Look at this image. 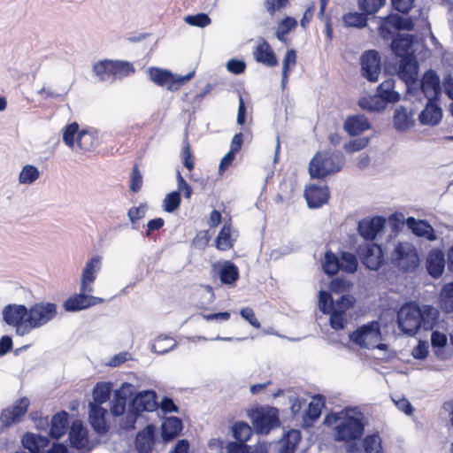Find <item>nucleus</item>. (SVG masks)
<instances>
[{
  "label": "nucleus",
  "mask_w": 453,
  "mask_h": 453,
  "mask_svg": "<svg viewBox=\"0 0 453 453\" xmlns=\"http://www.w3.org/2000/svg\"><path fill=\"white\" fill-rule=\"evenodd\" d=\"M150 79L157 86L166 87L171 91L178 90L186 82L190 81L195 72L192 71L186 75L173 74L170 71L157 67L148 69Z\"/></svg>",
  "instance_id": "obj_8"
},
{
  "label": "nucleus",
  "mask_w": 453,
  "mask_h": 453,
  "mask_svg": "<svg viewBox=\"0 0 453 453\" xmlns=\"http://www.w3.org/2000/svg\"><path fill=\"white\" fill-rule=\"evenodd\" d=\"M418 63L414 55L401 58L398 76L410 87L417 81L418 77Z\"/></svg>",
  "instance_id": "obj_19"
},
{
  "label": "nucleus",
  "mask_w": 453,
  "mask_h": 453,
  "mask_svg": "<svg viewBox=\"0 0 453 453\" xmlns=\"http://www.w3.org/2000/svg\"><path fill=\"white\" fill-rule=\"evenodd\" d=\"M29 404L28 398L21 397L12 407L4 410L0 415V434L13 424L19 422L27 411Z\"/></svg>",
  "instance_id": "obj_12"
},
{
  "label": "nucleus",
  "mask_w": 453,
  "mask_h": 453,
  "mask_svg": "<svg viewBox=\"0 0 453 453\" xmlns=\"http://www.w3.org/2000/svg\"><path fill=\"white\" fill-rule=\"evenodd\" d=\"M68 92V89H64L62 92H57L51 88L42 87L39 91L38 95H40L43 99H60L64 97Z\"/></svg>",
  "instance_id": "obj_63"
},
{
  "label": "nucleus",
  "mask_w": 453,
  "mask_h": 453,
  "mask_svg": "<svg viewBox=\"0 0 453 453\" xmlns=\"http://www.w3.org/2000/svg\"><path fill=\"white\" fill-rule=\"evenodd\" d=\"M393 260L403 271H413L418 265L417 250L407 242L397 243L393 252Z\"/></svg>",
  "instance_id": "obj_10"
},
{
  "label": "nucleus",
  "mask_w": 453,
  "mask_h": 453,
  "mask_svg": "<svg viewBox=\"0 0 453 453\" xmlns=\"http://www.w3.org/2000/svg\"><path fill=\"white\" fill-rule=\"evenodd\" d=\"M68 423L67 412L62 411L54 415L51 419L50 436L55 439L60 438L65 434Z\"/></svg>",
  "instance_id": "obj_36"
},
{
  "label": "nucleus",
  "mask_w": 453,
  "mask_h": 453,
  "mask_svg": "<svg viewBox=\"0 0 453 453\" xmlns=\"http://www.w3.org/2000/svg\"><path fill=\"white\" fill-rule=\"evenodd\" d=\"M324 423L332 428L334 441L346 443L360 440L366 424L364 413L357 407L332 412Z\"/></svg>",
  "instance_id": "obj_2"
},
{
  "label": "nucleus",
  "mask_w": 453,
  "mask_h": 453,
  "mask_svg": "<svg viewBox=\"0 0 453 453\" xmlns=\"http://www.w3.org/2000/svg\"><path fill=\"white\" fill-rule=\"evenodd\" d=\"M359 107L368 111H381L386 109L385 104L378 96L377 93L372 96H365L358 100Z\"/></svg>",
  "instance_id": "obj_45"
},
{
  "label": "nucleus",
  "mask_w": 453,
  "mask_h": 453,
  "mask_svg": "<svg viewBox=\"0 0 453 453\" xmlns=\"http://www.w3.org/2000/svg\"><path fill=\"white\" fill-rule=\"evenodd\" d=\"M252 424L257 434H267L280 425L278 411L273 407H261L250 414Z\"/></svg>",
  "instance_id": "obj_9"
},
{
  "label": "nucleus",
  "mask_w": 453,
  "mask_h": 453,
  "mask_svg": "<svg viewBox=\"0 0 453 453\" xmlns=\"http://www.w3.org/2000/svg\"><path fill=\"white\" fill-rule=\"evenodd\" d=\"M370 142V139L367 137H359L349 141L345 143L343 148L348 153H354L366 148Z\"/></svg>",
  "instance_id": "obj_60"
},
{
  "label": "nucleus",
  "mask_w": 453,
  "mask_h": 453,
  "mask_svg": "<svg viewBox=\"0 0 453 453\" xmlns=\"http://www.w3.org/2000/svg\"><path fill=\"white\" fill-rule=\"evenodd\" d=\"M92 71L102 81H112V60H100L93 65Z\"/></svg>",
  "instance_id": "obj_41"
},
{
  "label": "nucleus",
  "mask_w": 453,
  "mask_h": 453,
  "mask_svg": "<svg viewBox=\"0 0 453 453\" xmlns=\"http://www.w3.org/2000/svg\"><path fill=\"white\" fill-rule=\"evenodd\" d=\"M154 443V427L146 426L138 433L135 440L136 449L141 453H149Z\"/></svg>",
  "instance_id": "obj_34"
},
{
  "label": "nucleus",
  "mask_w": 453,
  "mask_h": 453,
  "mask_svg": "<svg viewBox=\"0 0 453 453\" xmlns=\"http://www.w3.org/2000/svg\"><path fill=\"white\" fill-rule=\"evenodd\" d=\"M180 194L179 191H173L167 194L163 200V209L166 212L172 213L176 211L180 204Z\"/></svg>",
  "instance_id": "obj_56"
},
{
  "label": "nucleus",
  "mask_w": 453,
  "mask_h": 453,
  "mask_svg": "<svg viewBox=\"0 0 453 453\" xmlns=\"http://www.w3.org/2000/svg\"><path fill=\"white\" fill-rule=\"evenodd\" d=\"M107 411L96 403H89L88 418L89 422L96 432L104 434L107 432V423L105 417Z\"/></svg>",
  "instance_id": "obj_25"
},
{
  "label": "nucleus",
  "mask_w": 453,
  "mask_h": 453,
  "mask_svg": "<svg viewBox=\"0 0 453 453\" xmlns=\"http://www.w3.org/2000/svg\"><path fill=\"white\" fill-rule=\"evenodd\" d=\"M322 268L328 275H334L340 270V260L332 251L326 252Z\"/></svg>",
  "instance_id": "obj_50"
},
{
  "label": "nucleus",
  "mask_w": 453,
  "mask_h": 453,
  "mask_svg": "<svg viewBox=\"0 0 453 453\" xmlns=\"http://www.w3.org/2000/svg\"><path fill=\"white\" fill-rule=\"evenodd\" d=\"M102 266L103 257L101 256L96 255L87 260L81 274L80 286H82V290H94V283Z\"/></svg>",
  "instance_id": "obj_14"
},
{
  "label": "nucleus",
  "mask_w": 453,
  "mask_h": 453,
  "mask_svg": "<svg viewBox=\"0 0 453 453\" xmlns=\"http://www.w3.org/2000/svg\"><path fill=\"white\" fill-rule=\"evenodd\" d=\"M79 125L76 122L67 125L63 130V142L70 149L77 145L78 135H80Z\"/></svg>",
  "instance_id": "obj_48"
},
{
  "label": "nucleus",
  "mask_w": 453,
  "mask_h": 453,
  "mask_svg": "<svg viewBox=\"0 0 453 453\" xmlns=\"http://www.w3.org/2000/svg\"><path fill=\"white\" fill-rule=\"evenodd\" d=\"M297 25L296 19L292 17H286L278 25L276 30V37L282 42H286V35L293 30Z\"/></svg>",
  "instance_id": "obj_51"
},
{
  "label": "nucleus",
  "mask_w": 453,
  "mask_h": 453,
  "mask_svg": "<svg viewBox=\"0 0 453 453\" xmlns=\"http://www.w3.org/2000/svg\"><path fill=\"white\" fill-rule=\"evenodd\" d=\"M241 316L246 319L253 327L255 328H260L261 325L257 319L256 318L254 311L250 308L246 307L241 310L240 311Z\"/></svg>",
  "instance_id": "obj_64"
},
{
  "label": "nucleus",
  "mask_w": 453,
  "mask_h": 453,
  "mask_svg": "<svg viewBox=\"0 0 453 453\" xmlns=\"http://www.w3.org/2000/svg\"><path fill=\"white\" fill-rule=\"evenodd\" d=\"M134 72L130 62L122 60H112V81L129 76Z\"/></svg>",
  "instance_id": "obj_47"
},
{
  "label": "nucleus",
  "mask_w": 453,
  "mask_h": 453,
  "mask_svg": "<svg viewBox=\"0 0 453 453\" xmlns=\"http://www.w3.org/2000/svg\"><path fill=\"white\" fill-rule=\"evenodd\" d=\"M182 429L181 420L176 417H170L162 424V437L164 440H172L176 437Z\"/></svg>",
  "instance_id": "obj_38"
},
{
  "label": "nucleus",
  "mask_w": 453,
  "mask_h": 453,
  "mask_svg": "<svg viewBox=\"0 0 453 453\" xmlns=\"http://www.w3.org/2000/svg\"><path fill=\"white\" fill-rule=\"evenodd\" d=\"M441 118V109L434 102V100H427L425 109L418 116L421 124L429 126H435L439 124Z\"/></svg>",
  "instance_id": "obj_31"
},
{
  "label": "nucleus",
  "mask_w": 453,
  "mask_h": 453,
  "mask_svg": "<svg viewBox=\"0 0 453 453\" xmlns=\"http://www.w3.org/2000/svg\"><path fill=\"white\" fill-rule=\"evenodd\" d=\"M357 268V261L353 254L343 252L340 261V269L346 273H354Z\"/></svg>",
  "instance_id": "obj_59"
},
{
  "label": "nucleus",
  "mask_w": 453,
  "mask_h": 453,
  "mask_svg": "<svg viewBox=\"0 0 453 453\" xmlns=\"http://www.w3.org/2000/svg\"><path fill=\"white\" fill-rule=\"evenodd\" d=\"M304 196L310 208H319L329 199L328 187L325 184L319 186L311 184L306 188Z\"/></svg>",
  "instance_id": "obj_18"
},
{
  "label": "nucleus",
  "mask_w": 453,
  "mask_h": 453,
  "mask_svg": "<svg viewBox=\"0 0 453 453\" xmlns=\"http://www.w3.org/2000/svg\"><path fill=\"white\" fill-rule=\"evenodd\" d=\"M363 76L371 82L378 81L380 73V57L376 50H367L361 57Z\"/></svg>",
  "instance_id": "obj_15"
},
{
  "label": "nucleus",
  "mask_w": 453,
  "mask_h": 453,
  "mask_svg": "<svg viewBox=\"0 0 453 453\" xmlns=\"http://www.w3.org/2000/svg\"><path fill=\"white\" fill-rule=\"evenodd\" d=\"M238 237L237 231L232 229L231 220L224 223L216 238V247L220 250H230Z\"/></svg>",
  "instance_id": "obj_29"
},
{
  "label": "nucleus",
  "mask_w": 453,
  "mask_h": 453,
  "mask_svg": "<svg viewBox=\"0 0 453 453\" xmlns=\"http://www.w3.org/2000/svg\"><path fill=\"white\" fill-rule=\"evenodd\" d=\"M414 36L409 34L399 35L391 43L393 52L399 58L414 55Z\"/></svg>",
  "instance_id": "obj_26"
},
{
  "label": "nucleus",
  "mask_w": 453,
  "mask_h": 453,
  "mask_svg": "<svg viewBox=\"0 0 453 453\" xmlns=\"http://www.w3.org/2000/svg\"><path fill=\"white\" fill-rule=\"evenodd\" d=\"M395 81L388 79L381 82L377 88V95L387 108L388 104L397 103L401 99L400 94L395 89Z\"/></svg>",
  "instance_id": "obj_28"
},
{
  "label": "nucleus",
  "mask_w": 453,
  "mask_h": 453,
  "mask_svg": "<svg viewBox=\"0 0 453 453\" xmlns=\"http://www.w3.org/2000/svg\"><path fill=\"white\" fill-rule=\"evenodd\" d=\"M349 339L361 348L387 349V345L381 343V333L378 321H372L357 328L349 334Z\"/></svg>",
  "instance_id": "obj_7"
},
{
  "label": "nucleus",
  "mask_w": 453,
  "mask_h": 453,
  "mask_svg": "<svg viewBox=\"0 0 453 453\" xmlns=\"http://www.w3.org/2000/svg\"><path fill=\"white\" fill-rule=\"evenodd\" d=\"M69 440L71 445L78 449L88 451L91 449L89 447L88 431L80 420L73 422L69 432Z\"/></svg>",
  "instance_id": "obj_21"
},
{
  "label": "nucleus",
  "mask_w": 453,
  "mask_h": 453,
  "mask_svg": "<svg viewBox=\"0 0 453 453\" xmlns=\"http://www.w3.org/2000/svg\"><path fill=\"white\" fill-rule=\"evenodd\" d=\"M157 406L155 391L144 390L138 393L130 403L128 410L119 424L120 427L125 430L134 429L137 419L142 412L153 411Z\"/></svg>",
  "instance_id": "obj_5"
},
{
  "label": "nucleus",
  "mask_w": 453,
  "mask_h": 453,
  "mask_svg": "<svg viewBox=\"0 0 453 453\" xmlns=\"http://www.w3.org/2000/svg\"><path fill=\"white\" fill-rule=\"evenodd\" d=\"M346 27H364L366 26L367 19L363 13L349 12L342 17Z\"/></svg>",
  "instance_id": "obj_54"
},
{
  "label": "nucleus",
  "mask_w": 453,
  "mask_h": 453,
  "mask_svg": "<svg viewBox=\"0 0 453 453\" xmlns=\"http://www.w3.org/2000/svg\"><path fill=\"white\" fill-rule=\"evenodd\" d=\"M343 162V156L341 153L318 152L310 163L309 172L311 178L322 179L339 172Z\"/></svg>",
  "instance_id": "obj_6"
},
{
  "label": "nucleus",
  "mask_w": 453,
  "mask_h": 453,
  "mask_svg": "<svg viewBox=\"0 0 453 453\" xmlns=\"http://www.w3.org/2000/svg\"><path fill=\"white\" fill-rule=\"evenodd\" d=\"M181 157L183 161L184 166L188 170L191 171L194 169L195 162L192 157V153L190 150V145L187 140L183 142V147L181 150Z\"/></svg>",
  "instance_id": "obj_62"
},
{
  "label": "nucleus",
  "mask_w": 453,
  "mask_h": 453,
  "mask_svg": "<svg viewBox=\"0 0 453 453\" xmlns=\"http://www.w3.org/2000/svg\"><path fill=\"white\" fill-rule=\"evenodd\" d=\"M324 402L321 396H315L308 404V408L303 417V426H310L321 414Z\"/></svg>",
  "instance_id": "obj_33"
},
{
  "label": "nucleus",
  "mask_w": 453,
  "mask_h": 453,
  "mask_svg": "<svg viewBox=\"0 0 453 453\" xmlns=\"http://www.w3.org/2000/svg\"><path fill=\"white\" fill-rule=\"evenodd\" d=\"M184 21L192 27H205L211 22L210 17L206 13H198L196 15H187Z\"/></svg>",
  "instance_id": "obj_57"
},
{
  "label": "nucleus",
  "mask_w": 453,
  "mask_h": 453,
  "mask_svg": "<svg viewBox=\"0 0 453 453\" xmlns=\"http://www.w3.org/2000/svg\"><path fill=\"white\" fill-rule=\"evenodd\" d=\"M441 307L446 312L453 311V281L446 284L440 295Z\"/></svg>",
  "instance_id": "obj_49"
},
{
  "label": "nucleus",
  "mask_w": 453,
  "mask_h": 453,
  "mask_svg": "<svg viewBox=\"0 0 453 453\" xmlns=\"http://www.w3.org/2000/svg\"><path fill=\"white\" fill-rule=\"evenodd\" d=\"M386 4V0H358L361 11L367 14L376 13Z\"/></svg>",
  "instance_id": "obj_58"
},
{
  "label": "nucleus",
  "mask_w": 453,
  "mask_h": 453,
  "mask_svg": "<svg viewBox=\"0 0 453 453\" xmlns=\"http://www.w3.org/2000/svg\"><path fill=\"white\" fill-rule=\"evenodd\" d=\"M296 51L293 49L288 50L282 60V79H281V88L284 89L288 81V77L296 65Z\"/></svg>",
  "instance_id": "obj_39"
},
{
  "label": "nucleus",
  "mask_w": 453,
  "mask_h": 453,
  "mask_svg": "<svg viewBox=\"0 0 453 453\" xmlns=\"http://www.w3.org/2000/svg\"><path fill=\"white\" fill-rule=\"evenodd\" d=\"M134 387L125 382L114 392L113 399L111 402V413L112 416L119 417L126 412L127 398L133 395Z\"/></svg>",
  "instance_id": "obj_17"
},
{
  "label": "nucleus",
  "mask_w": 453,
  "mask_h": 453,
  "mask_svg": "<svg viewBox=\"0 0 453 453\" xmlns=\"http://www.w3.org/2000/svg\"><path fill=\"white\" fill-rule=\"evenodd\" d=\"M2 314L4 321L15 328L16 334L24 336L52 321L58 306L50 302H39L29 307L14 303L6 305Z\"/></svg>",
  "instance_id": "obj_1"
},
{
  "label": "nucleus",
  "mask_w": 453,
  "mask_h": 453,
  "mask_svg": "<svg viewBox=\"0 0 453 453\" xmlns=\"http://www.w3.org/2000/svg\"><path fill=\"white\" fill-rule=\"evenodd\" d=\"M301 440V433L298 430L287 432L280 441V453H292Z\"/></svg>",
  "instance_id": "obj_42"
},
{
  "label": "nucleus",
  "mask_w": 453,
  "mask_h": 453,
  "mask_svg": "<svg viewBox=\"0 0 453 453\" xmlns=\"http://www.w3.org/2000/svg\"><path fill=\"white\" fill-rule=\"evenodd\" d=\"M354 299L350 296H342L334 302L329 292L320 290L319 293V309L325 314H329V323L334 330H342L348 320V311L353 306Z\"/></svg>",
  "instance_id": "obj_4"
},
{
  "label": "nucleus",
  "mask_w": 453,
  "mask_h": 453,
  "mask_svg": "<svg viewBox=\"0 0 453 453\" xmlns=\"http://www.w3.org/2000/svg\"><path fill=\"white\" fill-rule=\"evenodd\" d=\"M41 176L40 170L33 165H25L18 177L19 184L30 186L33 185Z\"/></svg>",
  "instance_id": "obj_40"
},
{
  "label": "nucleus",
  "mask_w": 453,
  "mask_h": 453,
  "mask_svg": "<svg viewBox=\"0 0 453 453\" xmlns=\"http://www.w3.org/2000/svg\"><path fill=\"white\" fill-rule=\"evenodd\" d=\"M251 434V428L245 422H237L233 426V435L239 441H247Z\"/></svg>",
  "instance_id": "obj_55"
},
{
  "label": "nucleus",
  "mask_w": 453,
  "mask_h": 453,
  "mask_svg": "<svg viewBox=\"0 0 453 453\" xmlns=\"http://www.w3.org/2000/svg\"><path fill=\"white\" fill-rule=\"evenodd\" d=\"M99 144L96 131L81 130L78 135L77 147L83 151H90L96 149Z\"/></svg>",
  "instance_id": "obj_35"
},
{
  "label": "nucleus",
  "mask_w": 453,
  "mask_h": 453,
  "mask_svg": "<svg viewBox=\"0 0 453 453\" xmlns=\"http://www.w3.org/2000/svg\"><path fill=\"white\" fill-rule=\"evenodd\" d=\"M93 291L82 290V286H80L79 293L71 296L64 302V309L66 311L75 312L102 303L103 298L90 295Z\"/></svg>",
  "instance_id": "obj_11"
},
{
  "label": "nucleus",
  "mask_w": 453,
  "mask_h": 453,
  "mask_svg": "<svg viewBox=\"0 0 453 453\" xmlns=\"http://www.w3.org/2000/svg\"><path fill=\"white\" fill-rule=\"evenodd\" d=\"M421 89L427 100H434L441 91L440 80L435 72L429 70L421 80Z\"/></svg>",
  "instance_id": "obj_24"
},
{
  "label": "nucleus",
  "mask_w": 453,
  "mask_h": 453,
  "mask_svg": "<svg viewBox=\"0 0 453 453\" xmlns=\"http://www.w3.org/2000/svg\"><path fill=\"white\" fill-rule=\"evenodd\" d=\"M358 254L362 263L370 270H377L382 265L383 252L380 246L375 243L360 246Z\"/></svg>",
  "instance_id": "obj_16"
},
{
  "label": "nucleus",
  "mask_w": 453,
  "mask_h": 453,
  "mask_svg": "<svg viewBox=\"0 0 453 453\" xmlns=\"http://www.w3.org/2000/svg\"><path fill=\"white\" fill-rule=\"evenodd\" d=\"M438 316V310L431 305L418 306L413 303H406L398 311V326L403 333L414 335L419 328L432 329L436 324Z\"/></svg>",
  "instance_id": "obj_3"
},
{
  "label": "nucleus",
  "mask_w": 453,
  "mask_h": 453,
  "mask_svg": "<svg viewBox=\"0 0 453 453\" xmlns=\"http://www.w3.org/2000/svg\"><path fill=\"white\" fill-rule=\"evenodd\" d=\"M48 443L49 440L47 437L35 434L28 433L22 438V444L24 448L32 453L39 452L41 449H44Z\"/></svg>",
  "instance_id": "obj_37"
},
{
  "label": "nucleus",
  "mask_w": 453,
  "mask_h": 453,
  "mask_svg": "<svg viewBox=\"0 0 453 453\" xmlns=\"http://www.w3.org/2000/svg\"><path fill=\"white\" fill-rule=\"evenodd\" d=\"M112 384L108 381H102L96 383L93 389V399L92 403H96L101 406L102 403H106L111 392Z\"/></svg>",
  "instance_id": "obj_44"
},
{
  "label": "nucleus",
  "mask_w": 453,
  "mask_h": 453,
  "mask_svg": "<svg viewBox=\"0 0 453 453\" xmlns=\"http://www.w3.org/2000/svg\"><path fill=\"white\" fill-rule=\"evenodd\" d=\"M413 24L411 20L403 18L397 14H391L383 18L380 27L379 33L383 39H389L392 35L399 30H411Z\"/></svg>",
  "instance_id": "obj_13"
},
{
  "label": "nucleus",
  "mask_w": 453,
  "mask_h": 453,
  "mask_svg": "<svg viewBox=\"0 0 453 453\" xmlns=\"http://www.w3.org/2000/svg\"><path fill=\"white\" fill-rule=\"evenodd\" d=\"M407 226L414 234L433 241L436 239L434 228L424 220H417L412 217L406 219Z\"/></svg>",
  "instance_id": "obj_32"
},
{
  "label": "nucleus",
  "mask_w": 453,
  "mask_h": 453,
  "mask_svg": "<svg viewBox=\"0 0 453 453\" xmlns=\"http://www.w3.org/2000/svg\"><path fill=\"white\" fill-rule=\"evenodd\" d=\"M177 345L176 341L168 335H158L151 345V350L157 354H165L173 349Z\"/></svg>",
  "instance_id": "obj_43"
},
{
  "label": "nucleus",
  "mask_w": 453,
  "mask_h": 453,
  "mask_svg": "<svg viewBox=\"0 0 453 453\" xmlns=\"http://www.w3.org/2000/svg\"><path fill=\"white\" fill-rule=\"evenodd\" d=\"M366 453H385L381 446V438L378 434L367 435L364 440Z\"/></svg>",
  "instance_id": "obj_52"
},
{
  "label": "nucleus",
  "mask_w": 453,
  "mask_h": 453,
  "mask_svg": "<svg viewBox=\"0 0 453 453\" xmlns=\"http://www.w3.org/2000/svg\"><path fill=\"white\" fill-rule=\"evenodd\" d=\"M414 111L404 106L395 108L393 116V124L397 131L403 132L409 130L415 124Z\"/></svg>",
  "instance_id": "obj_22"
},
{
  "label": "nucleus",
  "mask_w": 453,
  "mask_h": 453,
  "mask_svg": "<svg viewBox=\"0 0 453 453\" xmlns=\"http://www.w3.org/2000/svg\"><path fill=\"white\" fill-rule=\"evenodd\" d=\"M385 224L386 219L381 216H376L372 219H365L358 224V233L366 240H373L383 229Z\"/></svg>",
  "instance_id": "obj_20"
},
{
  "label": "nucleus",
  "mask_w": 453,
  "mask_h": 453,
  "mask_svg": "<svg viewBox=\"0 0 453 453\" xmlns=\"http://www.w3.org/2000/svg\"><path fill=\"white\" fill-rule=\"evenodd\" d=\"M444 268V253L439 249L431 250L426 258V269L428 273L434 278H439L442 274Z\"/></svg>",
  "instance_id": "obj_27"
},
{
  "label": "nucleus",
  "mask_w": 453,
  "mask_h": 453,
  "mask_svg": "<svg viewBox=\"0 0 453 453\" xmlns=\"http://www.w3.org/2000/svg\"><path fill=\"white\" fill-rule=\"evenodd\" d=\"M288 4V0H265L264 2L265 8L271 16L284 9Z\"/></svg>",
  "instance_id": "obj_61"
},
{
  "label": "nucleus",
  "mask_w": 453,
  "mask_h": 453,
  "mask_svg": "<svg viewBox=\"0 0 453 453\" xmlns=\"http://www.w3.org/2000/svg\"><path fill=\"white\" fill-rule=\"evenodd\" d=\"M147 207L143 204L133 206L127 211V217L131 226L134 230H139V221L145 217Z\"/></svg>",
  "instance_id": "obj_53"
},
{
  "label": "nucleus",
  "mask_w": 453,
  "mask_h": 453,
  "mask_svg": "<svg viewBox=\"0 0 453 453\" xmlns=\"http://www.w3.org/2000/svg\"><path fill=\"white\" fill-rule=\"evenodd\" d=\"M254 58L258 62L266 66H275L278 60L270 44L265 40L260 39L254 50Z\"/></svg>",
  "instance_id": "obj_23"
},
{
  "label": "nucleus",
  "mask_w": 453,
  "mask_h": 453,
  "mask_svg": "<svg viewBox=\"0 0 453 453\" xmlns=\"http://www.w3.org/2000/svg\"><path fill=\"white\" fill-rule=\"evenodd\" d=\"M219 279L223 284H234L239 277L238 268L231 262H226L220 268Z\"/></svg>",
  "instance_id": "obj_46"
},
{
  "label": "nucleus",
  "mask_w": 453,
  "mask_h": 453,
  "mask_svg": "<svg viewBox=\"0 0 453 453\" xmlns=\"http://www.w3.org/2000/svg\"><path fill=\"white\" fill-rule=\"evenodd\" d=\"M343 128L349 135L355 136L370 129L371 124L365 115H353L345 119Z\"/></svg>",
  "instance_id": "obj_30"
}]
</instances>
